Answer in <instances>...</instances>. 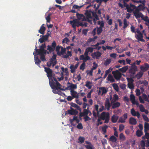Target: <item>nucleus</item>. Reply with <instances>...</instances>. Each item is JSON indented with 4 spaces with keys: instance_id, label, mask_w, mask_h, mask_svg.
<instances>
[{
    "instance_id": "obj_14",
    "label": "nucleus",
    "mask_w": 149,
    "mask_h": 149,
    "mask_svg": "<svg viewBox=\"0 0 149 149\" xmlns=\"http://www.w3.org/2000/svg\"><path fill=\"white\" fill-rule=\"evenodd\" d=\"M140 68L143 72H146L149 68V65L147 63H145L143 65L140 66Z\"/></svg>"
},
{
    "instance_id": "obj_63",
    "label": "nucleus",
    "mask_w": 149,
    "mask_h": 149,
    "mask_svg": "<svg viewBox=\"0 0 149 149\" xmlns=\"http://www.w3.org/2000/svg\"><path fill=\"white\" fill-rule=\"evenodd\" d=\"M128 86L130 89H133L134 88V85L133 83H128Z\"/></svg>"
},
{
    "instance_id": "obj_34",
    "label": "nucleus",
    "mask_w": 149,
    "mask_h": 149,
    "mask_svg": "<svg viewBox=\"0 0 149 149\" xmlns=\"http://www.w3.org/2000/svg\"><path fill=\"white\" fill-rule=\"evenodd\" d=\"M145 22H148V23H146V24L147 26H149V19L147 16L144 17V15L143 14L142 17H140Z\"/></svg>"
},
{
    "instance_id": "obj_60",
    "label": "nucleus",
    "mask_w": 149,
    "mask_h": 149,
    "mask_svg": "<svg viewBox=\"0 0 149 149\" xmlns=\"http://www.w3.org/2000/svg\"><path fill=\"white\" fill-rule=\"evenodd\" d=\"M124 125L122 124H120L119 126V130L120 132H121L124 129Z\"/></svg>"
},
{
    "instance_id": "obj_32",
    "label": "nucleus",
    "mask_w": 149,
    "mask_h": 149,
    "mask_svg": "<svg viewBox=\"0 0 149 149\" xmlns=\"http://www.w3.org/2000/svg\"><path fill=\"white\" fill-rule=\"evenodd\" d=\"M128 69V66H126L122 67L121 68H119V70L122 73H125L126 72Z\"/></svg>"
},
{
    "instance_id": "obj_8",
    "label": "nucleus",
    "mask_w": 149,
    "mask_h": 149,
    "mask_svg": "<svg viewBox=\"0 0 149 149\" xmlns=\"http://www.w3.org/2000/svg\"><path fill=\"white\" fill-rule=\"evenodd\" d=\"M123 7H126L127 11L128 13H131L133 12V8L131 6V5H134L131 3H130L129 4H128L126 2L123 1Z\"/></svg>"
},
{
    "instance_id": "obj_37",
    "label": "nucleus",
    "mask_w": 149,
    "mask_h": 149,
    "mask_svg": "<svg viewBox=\"0 0 149 149\" xmlns=\"http://www.w3.org/2000/svg\"><path fill=\"white\" fill-rule=\"evenodd\" d=\"M143 134V132L142 131L140 130H137L136 132V135L137 136L140 137Z\"/></svg>"
},
{
    "instance_id": "obj_29",
    "label": "nucleus",
    "mask_w": 149,
    "mask_h": 149,
    "mask_svg": "<svg viewBox=\"0 0 149 149\" xmlns=\"http://www.w3.org/2000/svg\"><path fill=\"white\" fill-rule=\"evenodd\" d=\"M107 79V80L110 81L111 83H113L115 81V80L114 79L113 77L110 74L108 75Z\"/></svg>"
},
{
    "instance_id": "obj_31",
    "label": "nucleus",
    "mask_w": 149,
    "mask_h": 149,
    "mask_svg": "<svg viewBox=\"0 0 149 149\" xmlns=\"http://www.w3.org/2000/svg\"><path fill=\"white\" fill-rule=\"evenodd\" d=\"M92 12L91 11H88L87 10L85 13V15L86 16V18H92V17L91 16V13H92Z\"/></svg>"
},
{
    "instance_id": "obj_5",
    "label": "nucleus",
    "mask_w": 149,
    "mask_h": 149,
    "mask_svg": "<svg viewBox=\"0 0 149 149\" xmlns=\"http://www.w3.org/2000/svg\"><path fill=\"white\" fill-rule=\"evenodd\" d=\"M46 46L45 44H42L41 46H39V49H37V46H35V52H40V54L43 53H46L47 52V50L45 49H44L46 47Z\"/></svg>"
},
{
    "instance_id": "obj_12",
    "label": "nucleus",
    "mask_w": 149,
    "mask_h": 149,
    "mask_svg": "<svg viewBox=\"0 0 149 149\" xmlns=\"http://www.w3.org/2000/svg\"><path fill=\"white\" fill-rule=\"evenodd\" d=\"M70 109L68 110L67 111V113L71 115H76L78 113L77 111L75 109H74L72 107H70Z\"/></svg>"
},
{
    "instance_id": "obj_39",
    "label": "nucleus",
    "mask_w": 149,
    "mask_h": 149,
    "mask_svg": "<svg viewBox=\"0 0 149 149\" xmlns=\"http://www.w3.org/2000/svg\"><path fill=\"white\" fill-rule=\"evenodd\" d=\"M131 101L132 103H134L135 101V96L133 94H131L130 96Z\"/></svg>"
},
{
    "instance_id": "obj_7",
    "label": "nucleus",
    "mask_w": 149,
    "mask_h": 149,
    "mask_svg": "<svg viewBox=\"0 0 149 149\" xmlns=\"http://www.w3.org/2000/svg\"><path fill=\"white\" fill-rule=\"evenodd\" d=\"M112 73L113 74L114 78L117 80H120L121 76V74L119 72L118 70H116L115 71L112 72Z\"/></svg>"
},
{
    "instance_id": "obj_38",
    "label": "nucleus",
    "mask_w": 149,
    "mask_h": 149,
    "mask_svg": "<svg viewBox=\"0 0 149 149\" xmlns=\"http://www.w3.org/2000/svg\"><path fill=\"white\" fill-rule=\"evenodd\" d=\"M91 82L90 81H87L86 82V84L85 86L88 89H90L92 87V86L91 85Z\"/></svg>"
},
{
    "instance_id": "obj_53",
    "label": "nucleus",
    "mask_w": 149,
    "mask_h": 149,
    "mask_svg": "<svg viewBox=\"0 0 149 149\" xmlns=\"http://www.w3.org/2000/svg\"><path fill=\"white\" fill-rule=\"evenodd\" d=\"M84 6V5H83L81 6H78L77 5H74L72 7V8H74L75 9H78L79 8H81Z\"/></svg>"
},
{
    "instance_id": "obj_23",
    "label": "nucleus",
    "mask_w": 149,
    "mask_h": 149,
    "mask_svg": "<svg viewBox=\"0 0 149 149\" xmlns=\"http://www.w3.org/2000/svg\"><path fill=\"white\" fill-rule=\"evenodd\" d=\"M119 118V117L116 115H113L111 118V122L113 123H116Z\"/></svg>"
},
{
    "instance_id": "obj_27",
    "label": "nucleus",
    "mask_w": 149,
    "mask_h": 149,
    "mask_svg": "<svg viewBox=\"0 0 149 149\" xmlns=\"http://www.w3.org/2000/svg\"><path fill=\"white\" fill-rule=\"evenodd\" d=\"M36 53V55H39L40 56V59L42 61H43L46 60L45 55L46 54V53H43L40 54V52H37Z\"/></svg>"
},
{
    "instance_id": "obj_40",
    "label": "nucleus",
    "mask_w": 149,
    "mask_h": 149,
    "mask_svg": "<svg viewBox=\"0 0 149 149\" xmlns=\"http://www.w3.org/2000/svg\"><path fill=\"white\" fill-rule=\"evenodd\" d=\"M149 130V124L147 123H145L144 124V132H146Z\"/></svg>"
},
{
    "instance_id": "obj_1",
    "label": "nucleus",
    "mask_w": 149,
    "mask_h": 149,
    "mask_svg": "<svg viewBox=\"0 0 149 149\" xmlns=\"http://www.w3.org/2000/svg\"><path fill=\"white\" fill-rule=\"evenodd\" d=\"M131 6L133 8V13L136 19L140 18V17H143V14L140 11L144 10L146 8L145 5L140 4L136 6L134 5H131Z\"/></svg>"
},
{
    "instance_id": "obj_9",
    "label": "nucleus",
    "mask_w": 149,
    "mask_h": 149,
    "mask_svg": "<svg viewBox=\"0 0 149 149\" xmlns=\"http://www.w3.org/2000/svg\"><path fill=\"white\" fill-rule=\"evenodd\" d=\"M56 46V43L55 41H54L52 44L51 45H48L47 46V50L50 52H54Z\"/></svg>"
},
{
    "instance_id": "obj_52",
    "label": "nucleus",
    "mask_w": 149,
    "mask_h": 149,
    "mask_svg": "<svg viewBox=\"0 0 149 149\" xmlns=\"http://www.w3.org/2000/svg\"><path fill=\"white\" fill-rule=\"evenodd\" d=\"M85 68V63L83 62L80 67V69L83 71L84 70Z\"/></svg>"
},
{
    "instance_id": "obj_44",
    "label": "nucleus",
    "mask_w": 149,
    "mask_h": 149,
    "mask_svg": "<svg viewBox=\"0 0 149 149\" xmlns=\"http://www.w3.org/2000/svg\"><path fill=\"white\" fill-rule=\"evenodd\" d=\"M109 140L112 142H115L117 141L116 138L114 136H110L109 138Z\"/></svg>"
},
{
    "instance_id": "obj_64",
    "label": "nucleus",
    "mask_w": 149,
    "mask_h": 149,
    "mask_svg": "<svg viewBox=\"0 0 149 149\" xmlns=\"http://www.w3.org/2000/svg\"><path fill=\"white\" fill-rule=\"evenodd\" d=\"M142 117L145 121L147 122H148L149 121V119L146 115L143 114L142 115Z\"/></svg>"
},
{
    "instance_id": "obj_22",
    "label": "nucleus",
    "mask_w": 149,
    "mask_h": 149,
    "mask_svg": "<svg viewBox=\"0 0 149 149\" xmlns=\"http://www.w3.org/2000/svg\"><path fill=\"white\" fill-rule=\"evenodd\" d=\"M71 95L73 98H79V95L77 92L73 90H71Z\"/></svg>"
},
{
    "instance_id": "obj_24",
    "label": "nucleus",
    "mask_w": 149,
    "mask_h": 149,
    "mask_svg": "<svg viewBox=\"0 0 149 149\" xmlns=\"http://www.w3.org/2000/svg\"><path fill=\"white\" fill-rule=\"evenodd\" d=\"M129 123L132 125H135L137 123L136 120L134 118L131 117L130 118L129 120Z\"/></svg>"
},
{
    "instance_id": "obj_10",
    "label": "nucleus",
    "mask_w": 149,
    "mask_h": 149,
    "mask_svg": "<svg viewBox=\"0 0 149 149\" xmlns=\"http://www.w3.org/2000/svg\"><path fill=\"white\" fill-rule=\"evenodd\" d=\"M137 70V67L135 63H133L131 64V68L129 70V72L130 73L132 74H135Z\"/></svg>"
},
{
    "instance_id": "obj_42",
    "label": "nucleus",
    "mask_w": 149,
    "mask_h": 149,
    "mask_svg": "<svg viewBox=\"0 0 149 149\" xmlns=\"http://www.w3.org/2000/svg\"><path fill=\"white\" fill-rule=\"evenodd\" d=\"M124 26L123 28L124 29H126L128 26L129 24L127 23V21L126 19H124L123 20Z\"/></svg>"
},
{
    "instance_id": "obj_49",
    "label": "nucleus",
    "mask_w": 149,
    "mask_h": 149,
    "mask_svg": "<svg viewBox=\"0 0 149 149\" xmlns=\"http://www.w3.org/2000/svg\"><path fill=\"white\" fill-rule=\"evenodd\" d=\"M143 74V72L140 71L136 75V76L137 77L138 79H139L142 76Z\"/></svg>"
},
{
    "instance_id": "obj_19",
    "label": "nucleus",
    "mask_w": 149,
    "mask_h": 149,
    "mask_svg": "<svg viewBox=\"0 0 149 149\" xmlns=\"http://www.w3.org/2000/svg\"><path fill=\"white\" fill-rule=\"evenodd\" d=\"M86 144H88V145H85L84 146L86 149H94V147L92 145L91 143L88 141H85Z\"/></svg>"
},
{
    "instance_id": "obj_15",
    "label": "nucleus",
    "mask_w": 149,
    "mask_h": 149,
    "mask_svg": "<svg viewBox=\"0 0 149 149\" xmlns=\"http://www.w3.org/2000/svg\"><path fill=\"white\" fill-rule=\"evenodd\" d=\"M135 38L138 41L144 42L145 40L143 39V36L142 33H141L138 34H136Z\"/></svg>"
},
{
    "instance_id": "obj_18",
    "label": "nucleus",
    "mask_w": 149,
    "mask_h": 149,
    "mask_svg": "<svg viewBox=\"0 0 149 149\" xmlns=\"http://www.w3.org/2000/svg\"><path fill=\"white\" fill-rule=\"evenodd\" d=\"M33 54L34 55L35 60V63L37 64L39 66H40V63L41 61L39 59L38 57L37 56L36 53L34 51Z\"/></svg>"
},
{
    "instance_id": "obj_6",
    "label": "nucleus",
    "mask_w": 149,
    "mask_h": 149,
    "mask_svg": "<svg viewBox=\"0 0 149 149\" xmlns=\"http://www.w3.org/2000/svg\"><path fill=\"white\" fill-rule=\"evenodd\" d=\"M70 24L72 26L74 30H76V26L77 27L80 26V22L77 19H74L73 20L70 21Z\"/></svg>"
},
{
    "instance_id": "obj_4",
    "label": "nucleus",
    "mask_w": 149,
    "mask_h": 149,
    "mask_svg": "<svg viewBox=\"0 0 149 149\" xmlns=\"http://www.w3.org/2000/svg\"><path fill=\"white\" fill-rule=\"evenodd\" d=\"M100 118L102 120H104V123H108L110 120V115L108 112H103L100 115Z\"/></svg>"
},
{
    "instance_id": "obj_46",
    "label": "nucleus",
    "mask_w": 149,
    "mask_h": 149,
    "mask_svg": "<svg viewBox=\"0 0 149 149\" xmlns=\"http://www.w3.org/2000/svg\"><path fill=\"white\" fill-rule=\"evenodd\" d=\"M97 33L98 35H100L102 31V28L97 27L96 28Z\"/></svg>"
},
{
    "instance_id": "obj_58",
    "label": "nucleus",
    "mask_w": 149,
    "mask_h": 149,
    "mask_svg": "<svg viewBox=\"0 0 149 149\" xmlns=\"http://www.w3.org/2000/svg\"><path fill=\"white\" fill-rule=\"evenodd\" d=\"M130 29L132 33H136V32H135L136 29H135V27L133 25H132L130 27Z\"/></svg>"
},
{
    "instance_id": "obj_41",
    "label": "nucleus",
    "mask_w": 149,
    "mask_h": 149,
    "mask_svg": "<svg viewBox=\"0 0 149 149\" xmlns=\"http://www.w3.org/2000/svg\"><path fill=\"white\" fill-rule=\"evenodd\" d=\"M108 127L107 125H104L102 128V131L103 132V134H105L107 132V129Z\"/></svg>"
},
{
    "instance_id": "obj_50",
    "label": "nucleus",
    "mask_w": 149,
    "mask_h": 149,
    "mask_svg": "<svg viewBox=\"0 0 149 149\" xmlns=\"http://www.w3.org/2000/svg\"><path fill=\"white\" fill-rule=\"evenodd\" d=\"M89 110L88 108L86 109H84L83 112V114L85 116H88V115L89 114Z\"/></svg>"
},
{
    "instance_id": "obj_33",
    "label": "nucleus",
    "mask_w": 149,
    "mask_h": 149,
    "mask_svg": "<svg viewBox=\"0 0 149 149\" xmlns=\"http://www.w3.org/2000/svg\"><path fill=\"white\" fill-rule=\"evenodd\" d=\"M100 90H101L102 92V95L104 94H105L108 91L107 89H106L104 87H102L100 88Z\"/></svg>"
},
{
    "instance_id": "obj_43",
    "label": "nucleus",
    "mask_w": 149,
    "mask_h": 149,
    "mask_svg": "<svg viewBox=\"0 0 149 149\" xmlns=\"http://www.w3.org/2000/svg\"><path fill=\"white\" fill-rule=\"evenodd\" d=\"M56 61H55L54 63H52L50 61L47 62V65L48 67H50L51 66L52 64L53 66H54L56 64Z\"/></svg>"
},
{
    "instance_id": "obj_61",
    "label": "nucleus",
    "mask_w": 149,
    "mask_h": 149,
    "mask_svg": "<svg viewBox=\"0 0 149 149\" xmlns=\"http://www.w3.org/2000/svg\"><path fill=\"white\" fill-rule=\"evenodd\" d=\"M98 24L99 25H100L99 27L102 28L104 26V24L103 21L100 22V21H99L98 22Z\"/></svg>"
},
{
    "instance_id": "obj_21",
    "label": "nucleus",
    "mask_w": 149,
    "mask_h": 149,
    "mask_svg": "<svg viewBox=\"0 0 149 149\" xmlns=\"http://www.w3.org/2000/svg\"><path fill=\"white\" fill-rule=\"evenodd\" d=\"M111 104H112V108L113 109L119 107L120 105V102L116 101L114 102H111Z\"/></svg>"
},
{
    "instance_id": "obj_57",
    "label": "nucleus",
    "mask_w": 149,
    "mask_h": 149,
    "mask_svg": "<svg viewBox=\"0 0 149 149\" xmlns=\"http://www.w3.org/2000/svg\"><path fill=\"white\" fill-rule=\"evenodd\" d=\"M88 52L92 53L93 52V47H89L86 49Z\"/></svg>"
},
{
    "instance_id": "obj_30",
    "label": "nucleus",
    "mask_w": 149,
    "mask_h": 149,
    "mask_svg": "<svg viewBox=\"0 0 149 149\" xmlns=\"http://www.w3.org/2000/svg\"><path fill=\"white\" fill-rule=\"evenodd\" d=\"M119 97L118 95L116 94H114L113 99L111 101V102H114L118 100Z\"/></svg>"
},
{
    "instance_id": "obj_3",
    "label": "nucleus",
    "mask_w": 149,
    "mask_h": 149,
    "mask_svg": "<svg viewBox=\"0 0 149 149\" xmlns=\"http://www.w3.org/2000/svg\"><path fill=\"white\" fill-rule=\"evenodd\" d=\"M45 70L47 74L49 81V84L50 85L52 83L57 80L56 78L54 77L53 75L52 70L49 68L45 67Z\"/></svg>"
},
{
    "instance_id": "obj_56",
    "label": "nucleus",
    "mask_w": 149,
    "mask_h": 149,
    "mask_svg": "<svg viewBox=\"0 0 149 149\" xmlns=\"http://www.w3.org/2000/svg\"><path fill=\"white\" fill-rule=\"evenodd\" d=\"M142 97H143V99L144 100H145L146 101H147L148 102H149V100H148V97L144 93L142 95Z\"/></svg>"
},
{
    "instance_id": "obj_2",
    "label": "nucleus",
    "mask_w": 149,
    "mask_h": 149,
    "mask_svg": "<svg viewBox=\"0 0 149 149\" xmlns=\"http://www.w3.org/2000/svg\"><path fill=\"white\" fill-rule=\"evenodd\" d=\"M50 86L53 89L52 92L54 93L61 95V94H63V93L61 91H58V90L60 89L61 91H65L66 90L65 89L66 88L64 89L61 88V85L57 80L50 85Z\"/></svg>"
},
{
    "instance_id": "obj_45",
    "label": "nucleus",
    "mask_w": 149,
    "mask_h": 149,
    "mask_svg": "<svg viewBox=\"0 0 149 149\" xmlns=\"http://www.w3.org/2000/svg\"><path fill=\"white\" fill-rule=\"evenodd\" d=\"M111 60L109 58H107L105 61L104 65L106 66L108 65L111 62Z\"/></svg>"
},
{
    "instance_id": "obj_59",
    "label": "nucleus",
    "mask_w": 149,
    "mask_h": 149,
    "mask_svg": "<svg viewBox=\"0 0 149 149\" xmlns=\"http://www.w3.org/2000/svg\"><path fill=\"white\" fill-rule=\"evenodd\" d=\"M140 111L142 112H144L145 111V109L143 106L142 104H140L139 106Z\"/></svg>"
},
{
    "instance_id": "obj_35",
    "label": "nucleus",
    "mask_w": 149,
    "mask_h": 149,
    "mask_svg": "<svg viewBox=\"0 0 149 149\" xmlns=\"http://www.w3.org/2000/svg\"><path fill=\"white\" fill-rule=\"evenodd\" d=\"M66 51V49L65 48H63L62 47H61V51L59 52L60 54L58 55L59 56L63 55L65 53Z\"/></svg>"
},
{
    "instance_id": "obj_55",
    "label": "nucleus",
    "mask_w": 149,
    "mask_h": 149,
    "mask_svg": "<svg viewBox=\"0 0 149 149\" xmlns=\"http://www.w3.org/2000/svg\"><path fill=\"white\" fill-rule=\"evenodd\" d=\"M120 139L121 140H124L125 139V137L123 133H121L120 135Z\"/></svg>"
},
{
    "instance_id": "obj_26",
    "label": "nucleus",
    "mask_w": 149,
    "mask_h": 149,
    "mask_svg": "<svg viewBox=\"0 0 149 149\" xmlns=\"http://www.w3.org/2000/svg\"><path fill=\"white\" fill-rule=\"evenodd\" d=\"M45 24H43L39 30V33L42 34H43L46 29V28L44 26Z\"/></svg>"
},
{
    "instance_id": "obj_13",
    "label": "nucleus",
    "mask_w": 149,
    "mask_h": 149,
    "mask_svg": "<svg viewBox=\"0 0 149 149\" xmlns=\"http://www.w3.org/2000/svg\"><path fill=\"white\" fill-rule=\"evenodd\" d=\"M127 113H124L122 116L120 117L118 121V123H125L126 120L127 118Z\"/></svg>"
},
{
    "instance_id": "obj_20",
    "label": "nucleus",
    "mask_w": 149,
    "mask_h": 149,
    "mask_svg": "<svg viewBox=\"0 0 149 149\" xmlns=\"http://www.w3.org/2000/svg\"><path fill=\"white\" fill-rule=\"evenodd\" d=\"M76 16L78 20H81L82 21H84L85 20V17L82 14H80L78 13H77Z\"/></svg>"
},
{
    "instance_id": "obj_28",
    "label": "nucleus",
    "mask_w": 149,
    "mask_h": 149,
    "mask_svg": "<svg viewBox=\"0 0 149 149\" xmlns=\"http://www.w3.org/2000/svg\"><path fill=\"white\" fill-rule=\"evenodd\" d=\"M92 14L93 16V20L94 22L95 23H96V21L99 20V18L95 12H92Z\"/></svg>"
},
{
    "instance_id": "obj_17",
    "label": "nucleus",
    "mask_w": 149,
    "mask_h": 149,
    "mask_svg": "<svg viewBox=\"0 0 149 149\" xmlns=\"http://www.w3.org/2000/svg\"><path fill=\"white\" fill-rule=\"evenodd\" d=\"M110 107L111 104L109 99L108 98H107L106 99L105 103V107L108 111H109L110 109Z\"/></svg>"
},
{
    "instance_id": "obj_25",
    "label": "nucleus",
    "mask_w": 149,
    "mask_h": 149,
    "mask_svg": "<svg viewBox=\"0 0 149 149\" xmlns=\"http://www.w3.org/2000/svg\"><path fill=\"white\" fill-rule=\"evenodd\" d=\"M77 88V86L76 84H71V85L68 86L65 89H68L70 90V89L71 90H73L74 89H76Z\"/></svg>"
},
{
    "instance_id": "obj_16",
    "label": "nucleus",
    "mask_w": 149,
    "mask_h": 149,
    "mask_svg": "<svg viewBox=\"0 0 149 149\" xmlns=\"http://www.w3.org/2000/svg\"><path fill=\"white\" fill-rule=\"evenodd\" d=\"M131 113L132 115L136 116L138 118L140 117V114L138 111L136 112L134 108H132L131 110Z\"/></svg>"
},
{
    "instance_id": "obj_47",
    "label": "nucleus",
    "mask_w": 149,
    "mask_h": 149,
    "mask_svg": "<svg viewBox=\"0 0 149 149\" xmlns=\"http://www.w3.org/2000/svg\"><path fill=\"white\" fill-rule=\"evenodd\" d=\"M78 139L79 141V142L78 143H82L84 142L85 139L84 137L80 136L79 137Z\"/></svg>"
},
{
    "instance_id": "obj_51",
    "label": "nucleus",
    "mask_w": 149,
    "mask_h": 149,
    "mask_svg": "<svg viewBox=\"0 0 149 149\" xmlns=\"http://www.w3.org/2000/svg\"><path fill=\"white\" fill-rule=\"evenodd\" d=\"M56 55H53L52 58H51L50 61L52 63H54L56 61Z\"/></svg>"
},
{
    "instance_id": "obj_62",
    "label": "nucleus",
    "mask_w": 149,
    "mask_h": 149,
    "mask_svg": "<svg viewBox=\"0 0 149 149\" xmlns=\"http://www.w3.org/2000/svg\"><path fill=\"white\" fill-rule=\"evenodd\" d=\"M61 46H59L58 45L56 47V51L57 52L58 55V54H60V48H61Z\"/></svg>"
},
{
    "instance_id": "obj_36",
    "label": "nucleus",
    "mask_w": 149,
    "mask_h": 149,
    "mask_svg": "<svg viewBox=\"0 0 149 149\" xmlns=\"http://www.w3.org/2000/svg\"><path fill=\"white\" fill-rule=\"evenodd\" d=\"M72 56V53L71 51H68L67 52V54L63 56V58H67L69 57V56Z\"/></svg>"
},
{
    "instance_id": "obj_54",
    "label": "nucleus",
    "mask_w": 149,
    "mask_h": 149,
    "mask_svg": "<svg viewBox=\"0 0 149 149\" xmlns=\"http://www.w3.org/2000/svg\"><path fill=\"white\" fill-rule=\"evenodd\" d=\"M70 68L71 69V73H73L75 72L76 69L74 67V66L73 65H70Z\"/></svg>"
},
{
    "instance_id": "obj_11",
    "label": "nucleus",
    "mask_w": 149,
    "mask_h": 149,
    "mask_svg": "<svg viewBox=\"0 0 149 149\" xmlns=\"http://www.w3.org/2000/svg\"><path fill=\"white\" fill-rule=\"evenodd\" d=\"M102 55L101 52L97 51L91 54V56L93 58H96L97 59H99L100 57Z\"/></svg>"
},
{
    "instance_id": "obj_48",
    "label": "nucleus",
    "mask_w": 149,
    "mask_h": 149,
    "mask_svg": "<svg viewBox=\"0 0 149 149\" xmlns=\"http://www.w3.org/2000/svg\"><path fill=\"white\" fill-rule=\"evenodd\" d=\"M113 87L114 89L117 91H119V87L116 84L114 83L113 84Z\"/></svg>"
}]
</instances>
